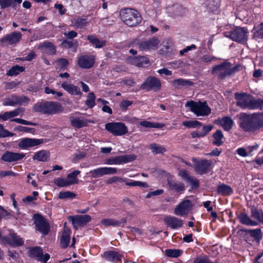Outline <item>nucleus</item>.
<instances>
[{
    "instance_id": "nucleus-12",
    "label": "nucleus",
    "mask_w": 263,
    "mask_h": 263,
    "mask_svg": "<svg viewBox=\"0 0 263 263\" xmlns=\"http://www.w3.org/2000/svg\"><path fill=\"white\" fill-rule=\"evenodd\" d=\"M2 242L4 245H9L12 247L21 246L24 245L23 239L14 232L10 233L8 236L2 237Z\"/></svg>"
},
{
    "instance_id": "nucleus-37",
    "label": "nucleus",
    "mask_w": 263,
    "mask_h": 263,
    "mask_svg": "<svg viewBox=\"0 0 263 263\" xmlns=\"http://www.w3.org/2000/svg\"><path fill=\"white\" fill-rule=\"evenodd\" d=\"M213 137L214 138V140L212 141L213 144L219 146L223 144V141L222 139H223L224 136L220 130H217L215 133H214Z\"/></svg>"
},
{
    "instance_id": "nucleus-63",
    "label": "nucleus",
    "mask_w": 263,
    "mask_h": 263,
    "mask_svg": "<svg viewBox=\"0 0 263 263\" xmlns=\"http://www.w3.org/2000/svg\"><path fill=\"white\" fill-rule=\"evenodd\" d=\"M104 175L116 174L117 173V170L114 167H103Z\"/></svg>"
},
{
    "instance_id": "nucleus-33",
    "label": "nucleus",
    "mask_w": 263,
    "mask_h": 263,
    "mask_svg": "<svg viewBox=\"0 0 263 263\" xmlns=\"http://www.w3.org/2000/svg\"><path fill=\"white\" fill-rule=\"evenodd\" d=\"M87 40L96 48H101L106 45L105 40H100L96 35H89L87 36Z\"/></svg>"
},
{
    "instance_id": "nucleus-13",
    "label": "nucleus",
    "mask_w": 263,
    "mask_h": 263,
    "mask_svg": "<svg viewBox=\"0 0 263 263\" xmlns=\"http://www.w3.org/2000/svg\"><path fill=\"white\" fill-rule=\"evenodd\" d=\"M22 37V34L21 32L14 31L2 37L1 40V43L3 45H15L20 42Z\"/></svg>"
},
{
    "instance_id": "nucleus-24",
    "label": "nucleus",
    "mask_w": 263,
    "mask_h": 263,
    "mask_svg": "<svg viewBox=\"0 0 263 263\" xmlns=\"http://www.w3.org/2000/svg\"><path fill=\"white\" fill-rule=\"evenodd\" d=\"M29 99L27 97L22 98L20 97L12 96L11 98L5 99L3 102V105L5 106H15L16 105H22L23 103L28 102Z\"/></svg>"
},
{
    "instance_id": "nucleus-31",
    "label": "nucleus",
    "mask_w": 263,
    "mask_h": 263,
    "mask_svg": "<svg viewBox=\"0 0 263 263\" xmlns=\"http://www.w3.org/2000/svg\"><path fill=\"white\" fill-rule=\"evenodd\" d=\"M251 217L263 224V211L255 206H252L250 209Z\"/></svg>"
},
{
    "instance_id": "nucleus-29",
    "label": "nucleus",
    "mask_w": 263,
    "mask_h": 263,
    "mask_svg": "<svg viewBox=\"0 0 263 263\" xmlns=\"http://www.w3.org/2000/svg\"><path fill=\"white\" fill-rule=\"evenodd\" d=\"M22 2V0H0V7L2 9L9 7H12L14 9H16Z\"/></svg>"
},
{
    "instance_id": "nucleus-48",
    "label": "nucleus",
    "mask_w": 263,
    "mask_h": 263,
    "mask_svg": "<svg viewBox=\"0 0 263 263\" xmlns=\"http://www.w3.org/2000/svg\"><path fill=\"white\" fill-rule=\"evenodd\" d=\"M183 253L182 250L179 249H167L165 251V254L170 257H178Z\"/></svg>"
},
{
    "instance_id": "nucleus-61",
    "label": "nucleus",
    "mask_w": 263,
    "mask_h": 263,
    "mask_svg": "<svg viewBox=\"0 0 263 263\" xmlns=\"http://www.w3.org/2000/svg\"><path fill=\"white\" fill-rule=\"evenodd\" d=\"M16 129L20 132H25V133H34L35 132V129L33 128L28 127L22 126H17L16 127Z\"/></svg>"
},
{
    "instance_id": "nucleus-36",
    "label": "nucleus",
    "mask_w": 263,
    "mask_h": 263,
    "mask_svg": "<svg viewBox=\"0 0 263 263\" xmlns=\"http://www.w3.org/2000/svg\"><path fill=\"white\" fill-rule=\"evenodd\" d=\"M33 159L42 162L47 161L49 159V153L46 151H40L33 156Z\"/></svg>"
},
{
    "instance_id": "nucleus-9",
    "label": "nucleus",
    "mask_w": 263,
    "mask_h": 263,
    "mask_svg": "<svg viewBox=\"0 0 263 263\" xmlns=\"http://www.w3.org/2000/svg\"><path fill=\"white\" fill-rule=\"evenodd\" d=\"M161 87L160 81L155 77L149 76L146 79V81L141 85L142 89L147 91L154 90L157 91Z\"/></svg>"
},
{
    "instance_id": "nucleus-50",
    "label": "nucleus",
    "mask_w": 263,
    "mask_h": 263,
    "mask_svg": "<svg viewBox=\"0 0 263 263\" xmlns=\"http://www.w3.org/2000/svg\"><path fill=\"white\" fill-rule=\"evenodd\" d=\"M168 184L172 190L176 192H178L184 190V185L180 182L171 181L168 182Z\"/></svg>"
},
{
    "instance_id": "nucleus-25",
    "label": "nucleus",
    "mask_w": 263,
    "mask_h": 263,
    "mask_svg": "<svg viewBox=\"0 0 263 263\" xmlns=\"http://www.w3.org/2000/svg\"><path fill=\"white\" fill-rule=\"evenodd\" d=\"M126 223V218H122L120 220L115 219L105 218L101 220V223L106 227L112 226L115 227H123Z\"/></svg>"
},
{
    "instance_id": "nucleus-21",
    "label": "nucleus",
    "mask_w": 263,
    "mask_h": 263,
    "mask_svg": "<svg viewBox=\"0 0 263 263\" xmlns=\"http://www.w3.org/2000/svg\"><path fill=\"white\" fill-rule=\"evenodd\" d=\"M25 156L23 153H14L6 151L1 157V160L7 162L11 163L22 160Z\"/></svg>"
},
{
    "instance_id": "nucleus-60",
    "label": "nucleus",
    "mask_w": 263,
    "mask_h": 263,
    "mask_svg": "<svg viewBox=\"0 0 263 263\" xmlns=\"http://www.w3.org/2000/svg\"><path fill=\"white\" fill-rule=\"evenodd\" d=\"M201 62H203L204 63H210L213 60H215L216 59V58L214 56H211L210 55L208 54H205L202 55L200 58Z\"/></svg>"
},
{
    "instance_id": "nucleus-27",
    "label": "nucleus",
    "mask_w": 263,
    "mask_h": 263,
    "mask_svg": "<svg viewBox=\"0 0 263 263\" xmlns=\"http://www.w3.org/2000/svg\"><path fill=\"white\" fill-rule=\"evenodd\" d=\"M239 222L243 224L250 226H256L258 222L252 220L246 213H241L238 216Z\"/></svg>"
},
{
    "instance_id": "nucleus-34",
    "label": "nucleus",
    "mask_w": 263,
    "mask_h": 263,
    "mask_svg": "<svg viewBox=\"0 0 263 263\" xmlns=\"http://www.w3.org/2000/svg\"><path fill=\"white\" fill-rule=\"evenodd\" d=\"M128 60L130 63L138 67H142L149 62L148 58L145 57H132Z\"/></svg>"
},
{
    "instance_id": "nucleus-43",
    "label": "nucleus",
    "mask_w": 263,
    "mask_h": 263,
    "mask_svg": "<svg viewBox=\"0 0 263 263\" xmlns=\"http://www.w3.org/2000/svg\"><path fill=\"white\" fill-rule=\"evenodd\" d=\"M41 47L45 48V52L48 54L53 55L55 53V47L52 43L45 42L42 44Z\"/></svg>"
},
{
    "instance_id": "nucleus-54",
    "label": "nucleus",
    "mask_w": 263,
    "mask_h": 263,
    "mask_svg": "<svg viewBox=\"0 0 263 263\" xmlns=\"http://www.w3.org/2000/svg\"><path fill=\"white\" fill-rule=\"evenodd\" d=\"M76 196V195L71 192H61L59 193V198L60 199H73Z\"/></svg>"
},
{
    "instance_id": "nucleus-40",
    "label": "nucleus",
    "mask_w": 263,
    "mask_h": 263,
    "mask_svg": "<svg viewBox=\"0 0 263 263\" xmlns=\"http://www.w3.org/2000/svg\"><path fill=\"white\" fill-rule=\"evenodd\" d=\"M259 109L260 110H262L263 109V99H255L254 97L252 96L249 109Z\"/></svg>"
},
{
    "instance_id": "nucleus-6",
    "label": "nucleus",
    "mask_w": 263,
    "mask_h": 263,
    "mask_svg": "<svg viewBox=\"0 0 263 263\" xmlns=\"http://www.w3.org/2000/svg\"><path fill=\"white\" fill-rule=\"evenodd\" d=\"M159 39L155 36L148 40H136L135 44L140 51H148L157 47L159 44Z\"/></svg>"
},
{
    "instance_id": "nucleus-62",
    "label": "nucleus",
    "mask_w": 263,
    "mask_h": 263,
    "mask_svg": "<svg viewBox=\"0 0 263 263\" xmlns=\"http://www.w3.org/2000/svg\"><path fill=\"white\" fill-rule=\"evenodd\" d=\"M213 128V125H209L208 126H203L201 132H200V136L202 137L206 136Z\"/></svg>"
},
{
    "instance_id": "nucleus-23",
    "label": "nucleus",
    "mask_w": 263,
    "mask_h": 263,
    "mask_svg": "<svg viewBox=\"0 0 263 263\" xmlns=\"http://www.w3.org/2000/svg\"><path fill=\"white\" fill-rule=\"evenodd\" d=\"M42 139H31L26 138L21 140L18 143L19 147L22 149H26L28 147H32L37 146L42 143Z\"/></svg>"
},
{
    "instance_id": "nucleus-35",
    "label": "nucleus",
    "mask_w": 263,
    "mask_h": 263,
    "mask_svg": "<svg viewBox=\"0 0 263 263\" xmlns=\"http://www.w3.org/2000/svg\"><path fill=\"white\" fill-rule=\"evenodd\" d=\"M217 192L222 196H227L232 194L233 193V190L230 186L222 184L217 187Z\"/></svg>"
},
{
    "instance_id": "nucleus-4",
    "label": "nucleus",
    "mask_w": 263,
    "mask_h": 263,
    "mask_svg": "<svg viewBox=\"0 0 263 263\" xmlns=\"http://www.w3.org/2000/svg\"><path fill=\"white\" fill-rule=\"evenodd\" d=\"M122 20L127 25L130 27L136 26L142 21V17L140 13L137 10L126 8L122 10L120 12Z\"/></svg>"
},
{
    "instance_id": "nucleus-8",
    "label": "nucleus",
    "mask_w": 263,
    "mask_h": 263,
    "mask_svg": "<svg viewBox=\"0 0 263 263\" xmlns=\"http://www.w3.org/2000/svg\"><path fill=\"white\" fill-rule=\"evenodd\" d=\"M248 33L246 28L238 27L230 32L228 36L233 41L245 43L248 40Z\"/></svg>"
},
{
    "instance_id": "nucleus-5",
    "label": "nucleus",
    "mask_w": 263,
    "mask_h": 263,
    "mask_svg": "<svg viewBox=\"0 0 263 263\" xmlns=\"http://www.w3.org/2000/svg\"><path fill=\"white\" fill-rule=\"evenodd\" d=\"M185 106L189 107L190 110L197 116H207L211 112V109L206 102H198L194 101H187Z\"/></svg>"
},
{
    "instance_id": "nucleus-22",
    "label": "nucleus",
    "mask_w": 263,
    "mask_h": 263,
    "mask_svg": "<svg viewBox=\"0 0 263 263\" xmlns=\"http://www.w3.org/2000/svg\"><path fill=\"white\" fill-rule=\"evenodd\" d=\"M179 175L191 185L192 189H197L199 187V180L195 177L190 176L187 171L184 170H180L179 172Z\"/></svg>"
},
{
    "instance_id": "nucleus-39",
    "label": "nucleus",
    "mask_w": 263,
    "mask_h": 263,
    "mask_svg": "<svg viewBox=\"0 0 263 263\" xmlns=\"http://www.w3.org/2000/svg\"><path fill=\"white\" fill-rule=\"evenodd\" d=\"M172 84L175 87L178 89L181 86H192L193 85V82L187 80L178 79L174 80Z\"/></svg>"
},
{
    "instance_id": "nucleus-15",
    "label": "nucleus",
    "mask_w": 263,
    "mask_h": 263,
    "mask_svg": "<svg viewBox=\"0 0 263 263\" xmlns=\"http://www.w3.org/2000/svg\"><path fill=\"white\" fill-rule=\"evenodd\" d=\"M68 219L71 221L73 228L78 229L77 226H82L86 225L91 219V217L88 215H77L75 216H69Z\"/></svg>"
},
{
    "instance_id": "nucleus-28",
    "label": "nucleus",
    "mask_w": 263,
    "mask_h": 263,
    "mask_svg": "<svg viewBox=\"0 0 263 263\" xmlns=\"http://www.w3.org/2000/svg\"><path fill=\"white\" fill-rule=\"evenodd\" d=\"M61 87L72 95H82L80 88L74 85L68 84L67 82H64L61 84Z\"/></svg>"
},
{
    "instance_id": "nucleus-57",
    "label": "nucleus",
    "mask_w": 263,
    "mask_h": 263,
    "mask_svg": "<svg viewBox=\"0 0 263 263\" xmlns=\"http://www.w3.org/2000/svg\"><path fill=\"white\" fill-rule=\"evenodd\" d=\"M14 134L5 129L2 124H0V138L12 137Z\"/></svg>"
},
{
    "instance_id": "nucleus-42",
    "label": "nucleus",
    "mask_w": 263,
    "mask_h": 263,
    "mask_svg": "<svg viewBox=\"0 0 263 263\" xmlns=\"http://www.w3.org/2000/svg\"><path fill=\"white\" fill-rule=\"evenodd\" d=\"M81 173L80 171L76 170L69 174L67 176V180H68L70 185L77 184L79 182V180L77 178V176Z\"/></svg>"
},
{
    "instance_id": "nucleus-46",
    "label": "nucleus",
    "mask_w": 263,
    "mask_h": 263,
    "mask_svg": "<svg viewBox=\"0 0 263 263\" xmlns=\"http://www.w3.org/2000/svg\"><path fill=\"white\" fill-rule=\"evenodd\" d=\"M149 148L154 154H162L166 151L164 147L156 143L151 144Z\"/></svg>"
},
{
    "instance_id": "nucleus-38",
    "label": "nucleus",
    "mask_w": 263,
    "mask_h": 263,
    "mask_svg": "<svg viewBox=\"0 0 263 263\" xmlns=\"http://www.w3.org/2000/svg\"><path fill=\"white\" fill-rule=\"evenodd\" d=\"M247 233H249L250 235L253 237L254 239L257 241H259L262 237V233L260 229H249L243 230Z\"/></svg>"
},
{
    "instance_id": "nucleus-53",
    "label": "nucleus",
    "mask_w": 263,
    "mask_h": 263,
    "mask_svg": "<svg viewBox=\"0 0 263 263\" xmlns=\"http://www.w3.org/2000/svg\"><path fill=\"white\" fill-rule=\"evenodd\" d=\"M90 177L93 178H99L104 176L103 167H99L89 172Z\"/></svg>"
},
{
    "instance_id": "nucleus-14",
    "label": "nucleus",
    "mask_w": 263,
    "mask_h": 263,
    "mask_svg": "<svg viewBox=\"0 0 263 263\" xmlns=\"http://www.w3.org/2000/svg\"><path fill=\"white\" fill-rule=\"evenodd\" d=\"M235 99L237 106L243 108L249 109L251 103L252 96L246 93H235Z\"/></svg>"
},
{
    "instance_id": "nucleus-16",
    "label": "nucleus",
    "mask_w": 263,
    "mask_h": 263,
    "mask_svg": "<svg viewBox=\"0 0 263 263\" xmlns=\"http://www.w3.org/2000/svg\"><path fill=\"white\" fill-rule=\"evenodd\" d=\"M95 62V57L93 55H83L79 57L78 65L83 69H89L93 67Z\"/></svg>"
},
{
    "instance_id": "nucleus-64",
    "label": "nucleus",
    "mask_w": 263,
    "mask_h": 263,
    "mask_svg": "<svg viewBox=\"0 0 263 263\" xmlns=\"http://www.w3.org/2000/svg\"><path fill=\"white\" fill-rule=\"evenodd\" d=\"M11 118H12V116L10 111L0 114V121H5Z\"/></svg>"
},
{
    "instance_id": "nucleus-51",
    "label": "nucleus",
    "mask_w": 263,
    "mask_h": 263,
    "mask_svg": "<svg viewBox=\"0 0 263 263\" xmlns=\"http://www.w3.org/2000/svg\"><path fill=\"white\" fill-rule=\"evenodd\" d=\"M78 45V41L74 40L71 41L65 40L62 43V45L64 47L68 48L74 47L75 48L74 51H76Z\"/></svg>"
},
{
    "instance_id": "nucleus-32",
    "label": "nucleus",
    "mask_w": 263,
    "mask_h": 263,
    "mask_svg": "<svg viewBox=\"0 0 263 263\" xmlns=\"http://www.w3.org/2000/svg\"><path fill=\"white\" fill-rule=\"evenodd\" d=\"M218 121L226 131H229L232 128L234 124L233 120L228 116L219 119Z\"/></svg>"
},
{
    "instance_id": "nucleus-17",
    "label": "nucleus",
    "mask_w": 263,
    "mask_h": 263,
    "mask_svg": "<svg viewBox=\"0 0 263 263\" xmlns=\"http://www.w3.org/2000/svg\"><path fill=\"white\" fill-rule=\"evenodd\" d=\"M30 256L32 257H35L38 261L46 263L50 258V255L46 253L43 255V252L42 248L40 247H33L29 250Z\"/></svg>"
},
{
    "instance_id": "nucleus-18",
    "label": "nucleus",
    "mask_w": 263,
    "mask_h": 263,
    "mask_svg": "<svg viewBox=\"0 0 263 263\" xmlns=\"http://www.w3.org/2000/svg\"><path fill=\"white\" fill-rule=\"evenodd\" d=\"M192 204L189 200H185L180 203L175 209L174 213L178 216H184L187 215L191 210Z\"/></svg>"
},
{
    "instance_id": "nucleus-56",
    "label": "nucleus",
    "mask_w": 263,
    "mask_h": 263,
    "mask_svg": "<svg viewBox=\"0 0 263 263\" xmlns=\"http://www.w3.org/2000/svg\"><path fill=\"white\" fill-rule=\"evenodd\" d=\"M54 183L60 187H65L70 185L67 179L58 178L55 180Z\"/></svg>"
},
{
    "instance_id": "nucleus-2",
    "label": "nucleus",
    "mask_w": 263,
    "mask_h": 263,
    "mask_svg": "<svg viewBox=\"0 0 263 263\" xmlns=\"http://www.w3.org/2000/svg\"><path fill=\"white\" fill-rule=\"evenodd\" d=\"M238 67V66H233L230 62L225 61L214 66L211 72L221 81L233 75L237 70Z\"/></svg>"
},
{
    "instance_id": "nucleus-49",
    "label": "nucleus",
    "mask_w": 263,
    "mask_h": 263,
    "mask_svg": "<svg viewBox=\"0 0 263 263\" xmlns=\"http://www.w3.org/2000/svg\"><path fill=\"white\" fill-rule=\"evenodd\" d=\"M96 97L93 92H89L87 95V98L85 101V105L89 108L95 106Z\"/></svg>"
},
{
    "instance_id": "nucleus-58",
    "label": "nucleus",
    "mask_w": 263,
    "mask_h": 263,
    "mask_svg": "<svg viewBox=\"0 0 263 263\" xmlns=\"http://www.w3.org/2000/svg\"><path fill=\"white\" fill-rule=\"evenodd\" d=\"M70 236L62 235L61 238V246L62 248H66L69 243Z\"/></svg>"
},
{
    "instance_id": "nucleus-55",
    "label": "nucleus",
    "mask_w": 263,
    "mask_h": 263,
    "mask_svg": "<svg viewBox=\"0 0 263 263\" xmlns=\"http://www.w3.org/2000/svg\"><path fill=\"white\" fill-rule=\"evenodd\" d=\"M87 24V19L78 17L76 20L74 25L78 28H82Z\"/></svg>"
},
{
    "instance_id": "nucleus-3",
    "label": "nucleus",
    "mask_w": 263,
    "mask_h": 263,
    "mask_svg": "<svg viewBox=\"0 0 263 263\" xmlns=\"http://www.w3.org/2000/svg\"><path fill=\"white\" fill-rule=\"evenodd\" d=\"M33 110L35 112L46 115H53L63 111V108L61 103L53 101L38 102L34 104Z\"/></svg>"
},
{
    "instance_id": "nucleus-41",
    "label": "nucleus",
    "mask_w": 263,
    "mask_h": 263,
    "mask_svg": "<svg viewBox=\"0 0 263 263\" xmlns=\"http://www.w3.org/2000/svg\"><path fill=\"white\" fill-rule=\"evenodd\" d=\"M25 67L20 66L17 65L12 66L9 70L7 71L6 75L8 76H16L21 72L25 71Z\"/></svg>"
},
{
    "instance_id": "nucleus-45",
    "label": "nucleus",
    "mask_w": 263,
    "mask_h": 263,
    "mask_svg": "<svg viewBox=\"0 0 263 263\" xmlns=\"http://www.w3.org/2000/svg\"><path fill=\"white\" fill-rule=\"evenodd\" d=\"M139 124L141 126L146 128H160L164 126L162 123L152 122L146 120L141 121Z\"/></svg>"
},
{
    "instance_id": "nucleus-19",
    "label": "nucleus",
    "mask_w": 263,
    "mask_h": 263,
    "mask_svg": "<svg viewBox=\"0 0 263 263\" xmlns=\"http://www.w3.org/2000/svg\"><path fill=\"white\" fill-rule=\"evenodd\" d=\"M212 161L208 160H201L196 162L194 165L195 172L199 174L203 175L208 173L210 169Z\"/></svg>"
},
{
    "instance_id": "nucleus-44",
    "label": "nucleus",
    "mask_w": 263,
    "mask_h": 263,
    "mask_svg": "<svg viewBox=\"0 0 263 263\" xmlns=\"http://www.w3.org/2000/svg\"><path fill=\"white\" fill-rule=\"evenodd\" d=\"M69 64L68 61L64 58H60L55 61V68L60 71H63Z\"/></svg>"
},
{
    "instance_id": "nucleus-52",
    "label": "nucleus",
    "mask_w": 263,
    "mask_h": 263,
    "mask_svg": "<svg viewBox=\"0 0 263 263\" xmlns=\"http://www.w3.org/2000/svg\"><path fill=\"white\" fill-rule=\"evenodd\" d=\"M182 125L187 128H196L201 126L202 123L198 121H184Z\"/></svg>"
},
{
    "instance_id": "nucleus-20",
    "label": "nucleus",
    "mask_w": 263,
    "mask_h": 263,
    "mask_svg": "<svg viewBox=\"0 0 263 263\" xmlns=\"http://www.w3.org/2000/svg\"><path fill=\"white\" fill-rule=\"evenodd\" d=\"M163 221L167 227L172 229H178L181 228L183 224V221L175 216H166Z\"/></svg>"
},
{
    "instance_id": "nucleus-7",
    "label": "nucleus",
    "mask_w": 263,
    "mask_h": 263,
    "mask_svg": "<svg viewBox=\"0 0 263 263\" xmlns=\"http://www.w3.org/2000/svg\"><path fill=\"white\" fill-rule=\"evenodd\" d=\"M105 129L116 136H122L128 133L125 125L121 122H110L105 124Z\"/></svg>"
},
{
    "instance_id": "nucleus-26",
    "label": "nucleus",
    "mask_w": 263,
    "mask_h": 263,
    "mask_svg": "<svg viewBox=\"0 0 263 263\" xmlns=\"http://www.w3.org/2000/svg\"><path fill=\"white\" fill-rule=\"evenodd\" d=\"M102 256L106 260L110 262L120 261L122 257L118 252L114 251H106L103 253Z\"/></svg>"
},
{
    "instance_id": "nucleus-47",
    "label": "nucleus",
    "mask_w": 263,
    "mask_h": 263,
    "mask_svg": "<svg viewBox=\"0 0 263 263\" xmlns=\"http://www.w3.org/2000/svg\"><path fill=\"white\" fill-rule=\"evenodd\" d=\"M254 32L253 38L257 40L263 39V23L254 29Z\"/></svg>"
},
{
    "instance_id": "nucleus-11",
    "label": "nucleus",
    "mask_w": 263,
    "mask_h": 263,
    "mask_svg": "<svg viewBox=\"0 0 263 263\" xmlns=\"http://www.w3.org/2000/svg\"><path fill=\"white\" fill-rule=\"evenodd\" d=\"M136 158V157L134 155H121L106 159L105 163L108 165L126 163L135 160Z\"/></svg>"
},
{
    "instance_id": "nucleus-10",
    "label": "nucleus",
    "mask_w": 263,
    "mask_h": 263,
    "mask_svg": "<svg viewBox=\"0 0 263 263\" xmlns=\"http://www.w3.org/2000/svg\"><path fill=\"white\" fill-rule=\"evenodd\" d=\"M34 223L37 230L44 235H47L50 230L49 224L47 220L40 214L34 215Z\"/></svg>"
},
{
    "instance_id": "nucleus-30",
    "label": "nucleus",
    "mask_w": 263,
    "mask_h": 263,
    "mask_svg": "<svg viewBox=\"0 0 263 263\" xmlns=\"http://www.w3.org/2000/svg\"><path fill=\"white\" fill-rule=\"evenodd\" d=\"M70 121L71 125L76 128H80L87 125L88 121L83 118L70 117Z\"/></svg>"
},
{
    "instance_id": "nucleus-59",
    "label": "nucleus",
    "mask_w": 263,
    "mask_h": 263,
    "mask_svg": "<svg viewBox=\"0 0 263 263\" xmlns=\"http://www.w3.org/2000/svg\"><path fill=\"white\" fill-rule=\"evenodd\" d=\"M10 121L15 122L17 123L24 124V125H32V126H36L37 125V124L35 123H33V122H31L29 121H27L25 120L20 119V118H14L13 119H11Z\"/></svg>"
},
{
    "instance_id": "nucleus-1",
    "label": "nucleus",
    "mask_w": 263,
    "mask_h": 263,
    "mask_svg": "<svg viewBox=\"0 0 263 263\" xmlns=\"http://www.w3.org/2000/svg\"><path fill=\"white\" fill-rule=\"evenodd\" d=\"M239 124L245 132H255L263 127V113L241 114Z\"/></svg>"
}]
</instances>
